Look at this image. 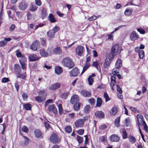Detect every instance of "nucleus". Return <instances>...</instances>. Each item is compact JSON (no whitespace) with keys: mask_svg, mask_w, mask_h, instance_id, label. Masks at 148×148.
Segmentation results:
<instances>
[{"mask_svg":"<svg viewBox=\"0 0 148 148\" xmlns=\"http://www.w3.org/2000/svg\"><path fill=\"white\" fill-rule=\"evenodd\" d=\"M62 63L64 66L69 69L73 68L74 66V62L69 57L63 58L62 61Z\"/></svg>","mask_w":148,"mask_h":148,"instance_id":"1","label":"nucleus"},{"mask_svg":"<svg viewBox=\"0 0 148 148\" xmlns=\"http://www.w3.org/2000/svg\"><path fill=\"white\" fill-rule=\"evenodd\" d=\"M50 141L52 143L55 144L59 143L60 141L58 135L55 133H53L51 135Z\"/></svg>","mask_w":148,"mask_h":148,"instance_id":"2","label":"nucleus"},{"mask_svg":"<svg viewBox=\"0 0 148 148\" xmlns=\"http://www.w3.org/2000/svg\"><path fill=\"white\" fill-rule=\"evenodd\" d=\"M59 30L58 27L55 26L53 29L49 30L47 32V36L49 38H53L54 37L55 33Z\"/></svg>","mask_w":148,"mask_h":148,"instance_id":"3","label":"nucleus"},{"mask_svg":"<svg viewBox=\"0 0 148 148\" xmlns=\"http://www.w3.org/2000/svg\"><path fill=\"white\" fill-rule=\"evenodd\" d=\"M79 70L77 67L73 69L69 72V76L70 77H76L79 74Z\"/></svg>","mask_w":148,"mask_h":148,"instance_id":"4","label":"nucleus"},{"mask_svg":"<svg viewBox=\"0 0 148 148\" xmlns=\"http://www.w3.org/2000/svg\"><path fill=\"white\" fill-rule=\"evenodd\" d=\"M85 51L84 47L82 46L77 47L75 49L76 54L79 56H81Z\"/></svg>","mask_w":148,"mask_h":148,"instance_id":"5","label":"nucleus"},{"mask_svg":"<svg viewBox=\"0 0 148 148\" xmlns=\"http://www.w3.org/2000/svg\"><path fill=\"white\" fill-rule=\"evenodd\" d=\"M136 118L138 123V126L143 125V123L145 122V121L143 120V117L141 114H138L136 116Z\"/></svg>","mask_w":148,"mask_h":148,"instance_id":"6","label":"nucleus"},{"mask_svg":"<svg viewBox=\"0 0 148 148\" xmlns=\"http://www.w3.org/2000/svg\"><path fill=\"white\" fill-rule=\"evenodd\" d=\"M84 124V119H79L77 120L75 122V125L76 127H82Z\"/></svg>","mask_w":148,"mask_h":148,"instance_id":"7","label":"nucleus"},{"mask_svg":"<svg viewBox=\"0 0 148 148\" xmlns=\"http://www.w3.org/2000/svg\"><path fill=\"white\" fill-rule=\"evenodd\" d=\"M48 109L49 112H52L55 114H57V110L54 105H49L48 107Z\"/></svg>","mask_w":148,"mask_h":148,"instance_id":"8","label":"nucleus"},{"mask_svg":"<svg viewBox=\"0 0 148 148\" xmlns=\"http://www.w3.org/2000/svg\"><path fill=\"white\" fill-rule=\"evenodd\" d=\"M27 4L24 0H22L19 3L18 8L20 10H24L27 8Z\"/></svg>","mask_w":148,"mask_h":148,"instance_id":"9","label":"nucleus"},{"mask_svg":"<svg viewBox=\"0 0 148 148\" xmlns=\"http://www.w3.org/2000/svg\"><path fill=\"white\" fill-rule=\"evenodd\" d=\"M40 45V44L39 42L37 41L36 40L30 46V49L34 51H36L38 47Z\"/></svg>","mask_w":148,"mask_h":148,"instance_id":"10","label":"nucleus"},{"mask_svg":"<svg viewBox=\"0 0 148 148\" xmlns=\"http://www.w3.org/2000/svg\"><path fill=\"white\" fill-rule=\"evenodd\" d=\"M79 101V97L77 95H74L71 97L70 100V102L72 104H74L78 102Z\"/></svg>","mask_w":148,"mask_h":148,"instance_id":"11","label":"nucleus"},{"mask_svg":"<svg viewBox=\"0 0 148 148\" xmlns=\"http://www.w3.org/2000/svg\"><path fill=\"white\" fill-rule=\"evenodd\" d=\"M27 58L24 56H22L19 60L20 63L22 66L23 69H24L25 67V62L26 61Z\"/></svg>","mask_w":148,"mask_h":148,"instance_id":"12","label":"nucleus"},{"mask_svg":"<svg viewBox=\"0 0 148 148\" xmlns=\"http://www.w3.org/2000/svg\"><path fill=\"white\" fill-rule=\"evenodd\" d=\"M80 93L82 95L85 97H91V93L90 92L85 90H81Z\"/></svg>","mask_w":148,"mask_h":148,"instance_id":"13","label":"nucleus"},{"mask_svg":"<svg viewBox=\"0 0 148 148\" xmlns=\"http://www.w3.org/2000/svg\"><path fill=\"white\" fill-rule=\"evenodd\" d=\"M61 84L59 83H56L51 85L49 89L52 90H55L59 88Z\"/></svg>","mask_w":148,"mask_h":148,"instance_id":"14","label":"nucleus"},{"mask_svg":"<svg viewBox=\"0 0 148 148\" xmlns=\"http://www.w3.org/2000/svg\"><path fill=\"white\" fill-rule=\"evenodd\" d=\"M109 139L112 141L117 142L119 141L120 137L117 135L113 134L110 137Z\"/></svg>","mask_w":148,"mask_h":148,"instance_id":"15","label":"nucleus"},{"mask_svg":"<svg viewBox=\"0 0 148 148\" xmlns=\"http://www.w3.org/2000/svg\"><path fill=\"white\" fill-rule=\"evenodd\" d=\"M119 49V45L118 44H116L112 47L111 50V52L114 53L116 54L118 52Z\"/></svg>","mask_w":148,"mask_h":148,"instance_id":"16","label":"nucleus"},{"mask_svg":"<svg viewBox=\"0 0 148 148\" xmlns=\"http://www.w3.org/2000/svg\"><path fill=\"white\" fill-rule=\"evenodd\" d=\"M29 59L30 61L33 62L38 60L39 58L36 54H33L29 56Z\"/></svg>","mask_w":148,"mask_h":148,"instance_id":"17","label":"nucleus"},{"mask_svg":"<svg viewBox=\"0 0 148 148\" xmlns=\"http://www.w3.org/2000/svg\"><path fill=\"white\" fill-rule=\"evenodd\" d=\"M14 68L15 72L17 74L20 73L21 71V66L18 64H14Z\"/></svg>","mask_w":148,"mask_h":148,"instance_id":"18","label":"nucleus"},{"mask_svg":"<svg viewBox=\"0 0 148 148\" xmlns=\"http://www.w3.org/2000/svg\"><path fill=\"white\" fill-rule=\"evenodd\" d=\"M62 69L60 66H58L55 67V73L57 75H60L62 73Z\"/></svg>","mask_w":148,"mask_h":148,"instance_id":"19","label":"nucleus"},{"mask_svg":"<svg viewBox=\"0 0 148 148\" xmlns=\"http://www.w3.org/2000/svg\"><path fill=\"white\" fill-rule=\"evenodd\" d=\"M138 36L135 31H133L131 34V39L132 40H137L138 39Z\"/></svg>","mask_w":148,"mask_h":148,"instance_id":"20","label":"nucleus"},{"mask_svg":"<svg viewBox=\"0 0 148 148\" xmlns=\"http://www.w3.org/2000/svg\"><path fill=\"white\" fill-rule=\"evenodd\" d=\"M95 116L98 118H103L104 116L103 112L101 111H98L96 112L95 113Z\"/></svg>","mask_w":148,"mask_h":148,"instance_id":"21","label":"nucleus"},{"mask_svg":"<svg viewBox=\"0 0 148 148\" xmlns=\"http://www.w3.org/2000/svg\"><path fill=\"white\" fill-rule=\"evenodd\" d=\"M48 20L52 23L56 22V20L54 17L53 15L52 14H50L48 18Z\"/></svg>","mask_w":148,"mask_h":148,"instance_id":"22","label":"nucleus"},{"mask_svg":"<svg viewBox=\"0 0 148 148\" xmlns=\"http://www.w3.org/2000/svg\"><path fill=\"white\" fill-rule=\"evenodd\" d=\"M111 60L108 58H106L105 60V62L104 64V66L105 68L108 67L110 64Z\"/></svg>","mask_w":148,"mask_h":148,"instance_id":"23","label":"nucleus"},{"mask_svg":"<svg viewBox=\"0 0 148 148\" xmlns=\"http://www.w3.org/2000/svg\"><path fill=\"white\" fill-rule=\"evenodd\" d=\"M40 55L43 57H46L48 55L47 52L43 49L40 50Z\"/></svg>","mask_w":148,"mask_h":148,"instance_id":"24","label":"nucleus"},{"mask_svg":"<svg viewBox=\"0 0 148 148\" xmlns=\"http://www.w3.org/2000/svg\"><path fill=\"white\" fill-rule=\"evenodd\" d=\"M34 134L35 136L37 138H39L42 136V133L40 130L38 129H36L34 131Z\"/></svg>","mask_w":148,"mask_h":148,"instance_id":"25","label":"nucleus"},{"mask_svg":"<svg viewBox=\"0 0 148 148\" xmlns=\"http://www.w3.org/2000/svg\"><path fill=\"white\" fill-rule=\"evenodd\" d=\"M70 94L69 91L65 92H62L61 95L62 99H65L68 97Z\"/></svg>","mask_w":148,"mask_h":148,"instance_id":"26","label":"nucleus"},{"mask_svg":"<svg viewBox=\"0 0 148 148\" xmlns=\"http://www.w3.org/2000/svg\"><path fill=\"white\" fill-rule=\"evenodd\" d=\"M82 105V104L80 103H77L74 104L73 106L74 110L76 111L79 110Z\"/></svg>","mask_w":148,"mask_h":148,"instance_id":"27","label":"nucleus"},{"mask_svg":"<svg viewBox=\"0 0 148 148\" xmlns=\"http://www.w3.org/2000/svg\"><path fill=\"white\" fill-rule=\"evenodd\" d=\"M122 64L121 60L120 59H119L117 60L115 64L116 68L118 69L121 67L122 66Z\"/></svg>","mask_w":148,"mask_h":148,"instance_id":"28","label":"nucleus"},{"mask_svg":"<svg viewBox=\"0 0 148 148\" xmlns=\"http://www.w3.org/2000/svg\"><path fill=\"white\" fill-rule=\"evenodd\" d=\"M35 99L36 101H38V102H42L45 100V98L40 96H38L35 97Z\"/></svg>","mask_w":148,"mask_h":148,"instance_id":"29","label":"nucleus"},{"mask_svg":"<svg viewBox=\"0 0 148 148\" xmlns=\"http://www.w3.org/2000/svg\"><path fill=\"white\" fill-rule=\"evenodd\" d=\"M117 108L116 107H114L112 108L110 111V113L111 115H115L117 112Z\"/></svg>","mask_w":148,"mask_h":148,"instance_id":"30","label":"nucleus"},{"mask_svg":"<svg viewBox=\"0 0 148 148\" xmlns=\"http://www.w3.org/2000/svg\"><path fill=\"white\" fill-rule=\"evenodd\" d=\"M110 86H113L116 83V77L113 76L112 75L111 77Z\"/></svg>","mask_w":148,"mask_h":148,"instance_id":"31","label":"nucleus"},{"mask_svg":"<svg viewBox=\"0 0 148 148\" xmlns=\"http://www.w3.org/2000/svg\"><path fill=\"white\" fill-rule=\"evenodd\" d=\"M62 51L60 47H57L53 50V53L55 54H60L62 53Z\"/></svg>","mask_w":148,"mask_h":148,"instance_id":"32","label":"nucleus"},{"mask_svg":"<svg viewBox=\"0 0 148 148\" xmlns=\"http://www.w3.org/2000/svg\"><path fill=\"white\" fill-rule=\"evenodd\" d=\"M92 66L95 67L99 71H101V68L99 66L97 62L96 61L93 62L92 64Z\"/></svg>","mask_w":148,"mask_h":148,"instance_id":"33","label":"nucleus"},{"mask_svg":"<svg viewBox=\"0 0 148 148\" xmlns=\"http://www.w3.org/2000/svg\"><path fill=\"white\" fill-rule=\"evenodd\" d=\"M132 12L130 8H127L124 12V14L126 16H129L131 14Z\"/></svg>","mask_w":148,"mask_h":148,"instance_id":"34","label":"nucleus"},{"mask_svg":"<svg viewBox=\"0 0 148 148\" xmlns=\"http://www.w3.org/2000/svg\"><path fill=\"white\" fill-rule=\"evenodd\" d=\"M41 17L42 18L46 17L47 16V11L46 9L43 8L42 10L41 13Z\"/></svg>","mask_w":148,"mask_h":148,"instance_id":"35","label":"nucleus"},{"mask_svg":"<svg viewBox=\"0 0 148 148\" xmlns=\"http://www.w3.org/2000/svg\"><path fill=\"white\" fill-rule=\"evenodd\" d=\"M120 117H118L116 118L114 121V124L117 127L120 126Z\"/></svg>","mask_w":148,"mask_h":148,"instance_id":"36","label":"nucleus"},{"mask_svg":"<svg viewBox=\"0 0 148 148\" xmlns=\"http://www.w3.org/2000/svg\"><path fill=\"white\" fill-rule=\"evenodd\" d=\"M128 138L129 142L132 144L134 143L136 141V138L132 136H130L128 137Z\"/></svg>","mask_w":148,"mask_h":148,"instance_id":"37","label":"nucleus"},{"mask_svg":"<svg viewBox=\"0 0 148 148\" xmlns=\"http://www.w3.org/2000/svg\"><path fill=\"white\" fill-rule=\"evenodd\" d=\"M37 8V7L35 4H32L29 7V10L31 11H36Z\"/></svg>","mask_w":148,"mask_h":148,"instance_id":"38","label":"nucleus"},{"mask_svg":"<svg viewBox=\"0 0 148 148\" xmlns=\"http://www.w3.org/2000/svg\"><path fill=\"white\" fill-rule=\"evenodd\" d=\"M139 58L140 59H143L145 56V53L143 50H141L138 52Z\"/></svg>","mask_w":148,"mask_h":148,"instance_id":"39","label":"nucleus"},{"mask_svg":"<svg viewBox=\"0 0 148 148\" xmlns=\"http://www.w3.org/2000/svg\"><path fill=\"white\" fill-rule=\"evenodd\" d=\"M102 100L101 98L98 97L97 99L96 106L97 107H100L101 106L102 103Z\"/></svg>","mask_w":148,"mask_h":148,"instance_id":"40","label":"nucleus"},{"mask_svg":"<svg viewBox=\"0 0 148 148\" xmlns=\"http://www.w3.org/2000/svg\"><path fill=\"white\" fill-rule=\"evenodd\" d=\"M24 108L26 110H30L31 109V105L29 103H27L24 104L23 105Z\"/></svg>","mask_w":148,"mask_h":148,"instance_id":"41","label":"nucleus"},{"mask_svg":"<svg viewBox=\"0 0 148 148\" xmlns=\"http://www.w3.org/2000/svg\"><path fill=\"white\" fill-rule=\"evenodd\" d=\"M65 130L66 132L69 133L72 132V129L70 126H68L65 127Z\"/></svg>","mask_w":148,"mask_h":148,"instance_id":"42","label":"nucleus"},{"mask_svg":"<svg viewBox=\"0 0 148 148\" xmlns=\"http://www.w3.org/2000/svg\"><path fill=\"white\" fill-rule=\"evenodd\" d=\"M103 97L105 99L106 102H107L108 101L110 100V99L108 95L106 92H104L103 93Z\"/></svg>","mask_w":148,"mask_h":148,"instance_id":"43","label":"nucleus"},{"mask_svg":"<svg viewBox=\"0 0 148 148\" xmlns=\"http://www.w3.org/2000/svg\"><path fill=\"white\" fill-rule=\"evenodd\" d=\"M90 66V65L89 64H87L83 68L82 71L81 73V74H83L86 70L89 68Z\"/></svg>","mask_w":148,"mask_h":148,"instance_id":"44","label":"nucleus"},{"mask_svg":"<svg viewBox=\"0 0 148 148\" xmlns=\"http://www.w3.org/2000/svg\"><path fill=\"white\" fill-rule=\"evenodd\" d=\"M90 108V105H86L85 107L84 112L85 114H88L89 111V109Z\"/></svg>","mask_w":148,"mask_h":148,"instance_id":"45","label":"nucleus"},{"mask_svg":"<svg viewBox=\"0 0 148 148\" xmlns=\"http://www.w3.org/2000/svg\"><path fill=\"white\" fill-rule=\"evenodd\" d=\"M18 74L16 75V78H21L24 79L25 76L23 73H17Z\"/></svg>","mask_w":148,"mask_h":148,"instance_id":"46","label":"nucleus"},{"mask_svg":"<svg viewBox=\"0 0 148 148\" xmlns=\"http://www.w3.org/2000/svg\"><path fill=\"white\" fill-rule=\"evenodd\" d=\"M53 103V101L52 99H49L47 100L45 102V106L46 107L48 105V104L49 103Z\"/></svg>","mask_w":148,"mask_h":148,"instance_id":"47","label":"nucleus"},{"mask_svg":"<svg viewBox=\"0 0 148 148\" xmlns=\"http://www.w3.org/2000/svg\"><path fill=\"white\" fill-rule=\"evenodd\" d=\"M77 140L79 144L81 143L83 141V138L78 135L77 136Z\"/></svg>","mask_w":148,"mask_h":148,"instance_id":"48","label":"nucleus"},{"mask_svg":"<svg viewBox=\"0 0 148 148\" xmlns=\"http://www.w3.org/2000/svg\"><path fill=\"white\" fill-rule=\"evenodd\" d=\"M116 54L114 53H112L110 51V52L109 53V57L110 60H112L114 57L115 56Z\"/></svg>","mask_w":148,"mask_h":148,"instance_id":"49","label":"nucleus"},{"mask_svg":"<svg viewBox=\"0 0 148 148\" xmlns=\"http://www.w3.org/2000/svg\"><path fill=\"white\" fill-rule=\"evenodd\" d=\"M122 134V137L123 139H126L127 138V134L125 130H124L123 131Z\"/></svg>","mask_w":148,"mask_h":148,"instance_id":"50","label":"nucleus"},{"mask_svg":"<svg viewBox=\"0 0 148 148\" xmlns=\"http://www.w3.org/2000/svg\"><path fill=\"white\" fill-rule=\"evenodd\" d=\"M23 137L24 139V144L25 145H27V144H28L29 141V140L28 138L25 136H23Z\"/></svg>","mask_w":148,"mask_h":148,"instance_id":"51","label":"nucleus"},{"mask_svg":"<svg viewBox=\"0 0 148 148\" xmlns=\"http://www.w3.org/2000/svg\"><path fill=\"white\" fill-rule=\"evenodd\" d=\"M117 68H116L115 67V68H114L112 69V73L113 75H116L117 74H118L119 73L117 70Z\"/></svg>","mask_w":148,"mask_h":148,"instance_id":"52","label":"nucleus"},{"mask_svg":"<svg viewBox=\"0 0 148 148\" xmlns=\"http://www.w3.org/2000/svg\"><path fill=\"white\" fill-rule=\"evenodd\" d=\"M88 80L89 84L90 85H92L93 82V79L91 77V76H89L88 78Z\"/></svg>","mask_w":148,"mask_h":148,"instance_id":"53","label":"nucleus"},{"mask_svg":"<svg viewBox=\"0 0 148 148\" xmlns=\"http://www.w3.org/2000/svg\"><path fill=\"white\" fill-rule=\"evenodd\" d=\"M84 130L82 129H79L77 131V133L79 135H82L84 132Z\"/></svg>","mask_w":148,"mask_h":148,"instance_id":"54","label":"nucleus"},{"mask_svg":"<svg viewBox=\"0 0 148 148\" xmlns=\"http://www.w3.org/2000/svg\"><path fill=\"white\" fill-rule=\"evenodd\" d=\"M59 111L60 114H62L63 113V110L61 104H59L58 106Z\"/></svg>","mask_w":148,"mask_h":148,"instance_id":"55","label":"nucleus"},{"mask_svg":"<svg viewBox=\"0 0 148 148\" xmlns=\"http://www.w3.org/2000/svg\"><path fill=\"white\" fill-rule=\"evenodd\" d=\"M130 108L134 113H137L139 112L138 109L136 108L130 106Z\"/></svg>","mask_w":148,"mask_h":148,"instance_id":"56","label":"nucleus"},{"mask_svg":"<svg viewBox=\"0 0 148 148\" xmlns=\"http://www.w3.org/2000/svg\"><path fill=\"white\" fill-rule=\"evenodd\" d=\"M16 55L17 57H21L23 56L22 55L21 53L18 50H17L16 51Z\"/></svg>","mask_w":148,"mask_h":148,"instance_id":"57","label":"nucleus"},{"mask_svg":"<svg viewBox=\"0 0 148 148\" xmlns=\"http://www.w3.org/2000/svg\"><path fill=\"white\" fill-rule=\"evenodd\" d=\"M9 81L10 80L8 78L4 77L2 79L1 82L2 83H5L9 82Z\"/></svg>","mask_w":148,"mask_h":148,"instance_id":"58","label":"nucleus"},{"mask_svg":"<svg viewBox=\"0 0 148 148\" xmlns=\"http://www.w3.org/2000/svg\"><path fill=\"white\" fill-rule=\"evenodd\" d=\"M22 130L23 132L26 133L28 131V128L26 126L24 125L22 127Z\"/></svg>","mask_w":148,"mask_h":148,"instance_id":"59","label":"nucleus"},{"mask_svg":"<svg viewBox=\"0 0 148 148\" xmlns=\"http://www.w3.org/2000/svg\"><path fill=\"white\" fill-rule=\"evenodd\" d=\"M7 43V42L3 41H1L0 42V47H3L6 45Z\"/></svg>","mask_w":148,"mask_h":148,"instance_id":"60","label":"nucleus"},{"mask_svg":"<svg viewBox=\"0 0 148 148\" xmlns=\"http://www.w3.org/2000/svg\"><path fill=\"white\" fill-rule=\"evenodd\" d=\"M116 88L117 91L119 92V94H121L122 93V91L121 88H120V87L118 85H116Z\"/></svg>","mask_w":148,"mask_h":148,"instance_id":"61","label":"nucleus"},{"mask_svg":"<svg viewBox=\"0 0 148 148\" xmlns=\"http://www.w3.org/2000/svg\"><path fill=\"white\" fill-rule=\"evenodd\" d=\"M106 139V137L105 136H103L99 138V139L102 142H104Z\"/></svg>","mask_w":148,"mask_h":148,"instance_id":"62","label":"nucleus"},{"mask_svg":"<svg viewBox=\"0 0 148 148\" xmlns=\"http://www.w3.org/2000/svg\"><path fill=\"white\" fill-rule=\"evenodd\" d=\"M44 125L45 128L47 129H49L50 128V125L47 122H46L44 123Z\"/></svg>","mask_w":148,"mask_h":148,"instance_id":"63","label":"nucleus"},{"mask_svg":"<svg viewBox=\"0 0 148 148\" xmlns=\"http://www.w3.org/2000/svg\"><path fill=\"white\" fill-rule=\"evenodd\" d=\"M144 127V129L147 132H148V127L146 124L145 122L143 123V125Z\"/></svg>","mask_w":148,"mask_h":148,"instance_id":"64","label":"nucleus"}]
</instances>
